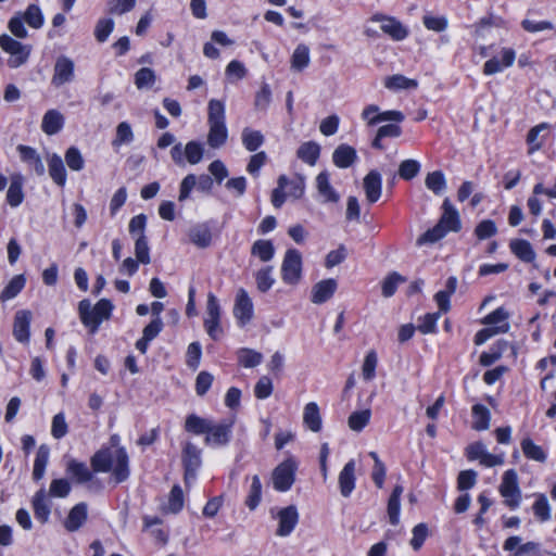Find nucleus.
<instances>
[{
  "label": "nucleus",
  "mask_w": 556,
  "mask_h": 556,
  "mask_svg": "<svg viewBox=\"0 0 556 556\" xmlns=\"http://www.w3.org/2000/svg\"><path fill=\"white\" fill-rule=\"evenodd\" d=\"M94 471L113 472L116 482H123L128 478V456L123 447L104 448L94 454L91 459Z\"/></svg>",
  "instance_id": "obj_1"
},
{
  "label": "nucleus",
  "mask_w": 556,
  "mask_h": 556,
  "mask_svg": "<svg viewBox=\"0 0 556 556\" xmlns=\"http://www.w3.org/2000/svg\"><path fill=\"white\" fill-rule=\"evenodd\" d=\"M207 123L210 126L207 143L211 148L222 147L228 137V130L225 124V104L216 99L208 102Z\"/></svg>",
  "instance_id": "obj_2"
},
{
  "label": "nucleus",
  "mask_w": 556,
  "mask_h": 556,
  "mask_svg": "<svg viewBox=\"0 0 556 556\" xmlns=\"http://www.w3.org/2000/svg\"><path fill=\"white\" fill-rule=\"evenodd\" d=\"M114 306L108 299H101L91 307L89 300H81L78 304V313L81 323L89 328L91 333H96L100 325L110 319Z\"/></svg>",
  "instance_id": "obj_3"
},
{
  "label": "nucleus",
  "mask_w": 556,
  "mask_h": 556,
  "mask_svg": "<svg viewBox=\"0 0 556 556\" xmlns=\"http://www.w3.org/2000/svg\"><path fill=\"white\" fill-rule=\"evenodd\" d=\"M0 47L4 52L10 54L8 65L12 68H17L25 64L31 51L30 46L23 45L5 34L0 36Z\"/></svg>",
  "instance_id": "obj_4"
},
{
  "label": "nucleus",
  "mask_w": 556,
  "mask_h": 556,
  "mask_svg": "<svg viewBox=\"0 0 556 556\" xmlns=\"http://www.w3.org/2000/svg\"><path fill=\"white\" fill-rule=\"evenodd\" d=\"M498 491L507 507L510 509L519 507L521 502V490L519 488L518 477L515 470L509 469L504 472Z\"/></svg>",
  "instance_id": "obj_5"
},
{
  "label": "nucleus",
  "mask_w": 556,
  "mask_h": 556,
  "mask_svg": "<svg viewBox=\"0 0 556 556\" xmlns=\"http://www.w3.org/2000/svg\"><path fill=\"white\" fill-rule=\"evenodd\" d=\"M302 278V255L295 249L287 250L281 264V279L285 283L295 286Z\"/></svg>",
  "instance_id": "obj_6"
},
{
  "label": "nucleus",
  "mask_w": 556,
  "mask_h": 556,
  "mask_svg": "<svg viewBox=\"0 0 556 556\" xmlns=\"http://www.w3.org/2000/svg\"><path fill=\"white\" fill-rule=\"evenodd\" d=\"M296 469L298 463L293 458H288L279 464L271 475L274 489L279 492L289 491L294 483Z\"/></svg>",
  "instance_id": "obj_7"
},
{
  "label": "nucleus",
  "mask_w": 556,
  "mask_h": 556,
  "mask_svg": "<svg viewBox=\"0 0 556 556\" xmlns=\"http://www.w3.org/2000/svg\"><path fill=\"white\" fill-rule=\"evenodd\" d=\"M516 60V51L513 48L503 47L497 55L489 59L482 68L485 76H492L504 72L506 68L513 66Z\"/></svg>",
  "instance_id": "obj_8"
},
{
  "label": "nucleus",
  "mask_w": 556,
  "mask_h": 556,
  "mask_svg": "<svg viewBox=\"0 0 556 556\" xmlns=\"http://www.w3.org/2000/svg\"><path fill=\"white\" fill-rule=\"evenodd\" d=\"M220 306L217 298L213 293H208L206 303V316L204 318V327L207 334L217 340L220 337Z\"/></svg>",
  "instance_id": "obj_9"
},
{
  "label": "nucleus",
  "mask_w": 556,
  "mask_h": 556,
  "mask_svg": "<svg viewBox=\"0 0 556 556\" xmlns=\"http://www.w3.org/2000/svg\"><path fill=\"white\" fill-rule=\"evenodd\" d=\"M232 425V420H223L217 424L211 421L206 432L205 443L213 447L228 444L231 438Z\"/></svg>",
  "instance_id": "obj_10"
},
{
  "label": "nucleus",
  "mask_w": 556,
  "mask_h": 556,
  "mask_svg": "<svg viewBox=\"0 0 556 556\" xmlns=\"http://www.w3.org/2000/svg\"><path fill=\"white\" fill-rule=\"evenodd\" d=\"M233 316L240 327L248 325L254 316L252 299L243 288H240L237 291L233 305Z\"/></svg>",
  "instance_id": "obj_11"
},
{
  "label": "nucleus",
  "mask_w": 556,
  "mask_h": 556,
  "mask_svg": "<svg viewBox=\"0 0 556 556\" xmlns=\"http://www.w3.org/2000/svg\"><path fill=\"white\" fill-rule=\"evenodd\" d=\"M75 79V64L68 56L60 55L54 63L51 85L60 88Z\"/></svg>",
  "instance_id": "obj_12"
},
{
  "label": "nucleus",
  "mask_w": 556,
  "mask_h": 556,
  "mask_svg": "<svg viewBox=\"0 0 556 556\" xmlns=\"http://www.w3.org/2000/svg\"><path fill=\"white\" fill-rule=\"evenodd\" d=\"M182 462L185 466V482L190 484L195 480L197 470L201 466V451L191 442L184 446Z\"/></svg>",
  "instance_id": "obj_13"
},
{
  "label": "nucleus",
  "mask_w": 556,
  "mask_h": 556,
  "mask_svg": "<svg viewBox=\"0 0 556 556\" xmlns=\"http://www.w3.org/2000/svg\"><path fill=\"white\" fill-rule=\"evenodd\" d=\"M371 21L380 23L381 30L394 40H403L408 35L406 27L394 17L376 14Z\"/></svg>",
  "instance_id": "obj_14"
},
{
  "label": "nucleus",
  "mask_w": 556,
  "mask_h": 556,
  "mask_svg": "<svg viewBox=\"0 0 556 556\" xmlns=\"http://www.w3.org/2000/svg\"><path fill=\"white\" fill-rule=\"evenodd\" d=\"M277 518L278 529L276 534L278 536H288L298 525L299 514L295 506H288L278 511Z\"/></svg>",
  "instance_id": "obj_15"
},
{
  "label": "nucleus",
  "mask_w": 556,
  "mask_h": 556,
  "mask_svg": "<svg viewBox=\"0 0 556 556\" xmlns=\"http://www.w3.org/2000/svg\"><path fill=\"white\" fill-rule=\"evenodd\" d=\"M16 150L21 161L25 163L29 169L38 176H42L45 174V165L36 149L29 146L18 144Z\"/></svg>",
  "instance_id": "obj_16"
},
{
  "label": "nucleus",
  "mask_w": 556,
  "mask_h": 556,
  "mask_svg": "<svg viewBox=\"0 0 556 556\" xmlns=\"http://www.w3.org/2000/svg\"><path fill=\"white\" fill-rule=\"evenodd\" d=\"M356 464L354 459L349 460L338 477V483L340 493L343 497H350L355 489L356 477H355Z\"/></svg>",
  "instance_id": "obj_17"
},
{
  "label": "nucleus",
  "mask_w": 556,
  "mask_h": 556,
  "mask_svg": "<svg viewBox=\"0 0 556 556\" xmlns=\"http://www.w3.org/2000/svg\"><path fill=\"white\" fill-rule=\"evenodd\" d=\"M315 186L323 203H337L340 200V194L330 184L328 172H321L316 176Z\"/></svg>",
  "instance_id": "obj_18"
},
{
  "label": "nucleus",
  "mask_w": 556,
  "mask_h": 556,
  "mask_svg": "<svg viewBox=\"0 0 556 556\" xmlns=\"http://www.w3.org/2000/svg\"><path fill=\"white\" fill-rule=\"evenodd\" d=\"M31 313L27 309H21L15 313L13 324V336L21 343L29 341V327Z\"/></svg>",
  "instance_id": "obj_19"
},
{
  "label": "nucleus",
  "mask_w": 556,
  "mask_h": 556,
  "mask_svg": "<svg viewBox=\"0 0 556 556\" xmlns=\"http://www.w3.org/2000/svg\"><path fill=\"white\" fill-rule=\"evenodd\" d=\"M24 177L20 173H14L10 176V186L7 191V203L11 207L20 206L25 198L24 190Z\"/></svg>",
  "instance_id": "obj_20"
},
{
  "label": "nucleus",
  "mask_w": 556,
  "mask_h": 556,
  "mask_svg": "<svg viewBox=\"0 0 556 556\" xmlns=\"http://www.w3.org/2000/svg\"><path fill=\"white\" fill-rule=\"evenodd\" d=\"M64 123V115L60 111L51 109L42 116L41 130L48 136H53L62 130Z\"/></svg>",
  "instance_id": "obj_21"
},
{
  "label": "nucleus",
  "mask_w": 556,
  "mask_h": 556,
  "mask_svg": "<svg viewBox=\"0 0 556 556\" xmlns=\"http://www.w3.org/2000/svg\"><path fill=\"white\" fill-rule=\"evenodd\" d=\"M364 190L366 199L369 203H375L381 197L382 179L381 175L376 170H370L364 178Z\"/></svg>",
  "instance_id": "obj_22"
},
{
  "label": "nucleus",
  "mask_w": 556,
  "mask_h": 556,
  "mask_svg": "<svg viewBox=\"0 0 556 556\" xmlns=\"http://www.w3.org/2000/svg\"><path fill=\"white\" fill-rule=\"evenodd\" d=\"M88 507L86 503L76 504L68 513L64 527L70 532L77 531L87 520Z\"/></svg>",
  "instance_id": "obj_23"
},
{
  "label": "nucleus",
  "mask_w": 556,
  "mask_h": 556,
  "mask_svg": "<svg viewBox=\"0 0 556 556\" xmlns=\"http://www.w3.org/2000/svg\"><path fill=\"white\" fill-rule=\"evenodd\" d=\"M337 290V281L334 279H325L316 285L312 289L311 300L315 304H321L328 301Z\"/></svg>",
  "instance_id": "obj_24"
},
{
  "label": "nucleus",
  "mask_w": 556,
  "mask_h": 556,
  "mask_svg": "<svg viewBox=\"0 0 556 556\" xmlns=\"http://www.w3.org/2000/svg\"><path fill=\"white\" fill-rule=\"evenodd\" d=\"M356 159V150L345 143L338 146L332 153V162L339 168L350 167Z\"/></svg>",
  "instance_id": "obj_25"
},
{
  "label": "nucleus",
  "mask_w": 556,
  "mask_h": 556,
  "mask_svg": "<svg viewBox=\"0 0 556 556\" xmlns=\"http://www.w3.org/2000/svg\"><path fill=\"white\" fill-rule=\"evenodd\" d=\"M49 175L51 179L60 187H64L66 184V169L63 163L62 157L52 153L47 159Z\"/></svg>",
  "instance_id": "obj_26"
},
{
  "label": "nucleus",
  "mask_w": 556,
  "mask_h": 556,
  "mask_svg": "<svg viewBox=\"0 0 556 556\" xmlns=\"http://www.w3.org/2000/svg\"><path fill=\"white\" fill-rule=\"evenodd\" d=\"M508 313L503 307H498L482 319V324L491 326L497 333H505L509 329Z\"/></svg>",
  "instance_id": "obj_27"
},
{
  "label": "nucleus",
  "mask_w": 556,
  "mask_h": 556,
  "mask_svg": "<svg viewBox=\"0 0 556 556\" xmlns=\"http://www.w3.org/2000/svg\"><path fill=\"white\" fill-rule=\"evenodd\" d=\"M443 210L444 212L438 224L442 225V229H445V232L458 231L460 229L459 215L447 199L443 202Z\"/></svg>",
  "instance_id": "obj_28"
},
{
  "label": "nucleus",
  "mask_w": 556,
  "mask_h": 556,
  "mask_svg": "<svg viewBox=\"0 0 556 556\" xmlns=\"http://www.w3.org/2000/svg\"><path fill=\"white\" fill-rule=\"evenodd\" d=\"M303 422L313 432H319L321 430V417L318 405L315 402H309L305 405Z\"/></svg>",
  "instance_id": "obj_29"
},
{
  "label": "nucleus",
  "mask_w": 556,
  "mask_h": 556,
  "mask_svg": "<svg viewBox=\"0 0 556 556\" xmlns=\"http://www.w3.org/2000/svg\"><path fill=\"white\" fill-rule=\"evenodd\" d=\"M472 429L483 431L489 429L491 421V413L488 407L482 404H475L471 408Z\"/></svg>",
  "instance_id": "obj_30"
},
{
  "label": "nucleus",
  "mask_w": 556,
  "mask_h": 556,
  "mask_svg": "<svg viewBox=\"0 0 556 556\" xmlns=\"http://www.w3.org/2000/svg\"><path fill=\"white\" fill-rule=\"evenodd\" d=\"M511 252L522 262L531 263L535 258V252L531 243L523 239H515L509 243Z\"/></svg>",
  "instance_id": "obj_31"
},
{
  "label": "nucleus",
  "mask_w": 556,
  "mask_h": 556,
  "mask_svg": "<svg viewBox=\"0 0 556 556\" xmlns=\"http://www.w3.org/2000/svg\"><path fill=\"white\" fill-rule=\"evenodd\" d=\"M190 241L198 248H207L212 241V233L205 224H198L189 230Z\"/></svg>",
  "instance_id": "obj_32"
},
{
  "label": "nucleus",
  "mask_w": 556,
  "mask_h": 556,
  "mask_svg": "<svg viewBox=\"0 0 556 556\" xmlns=\"http://www.w3.org/2000/svg\"><path fill=\"white\" fill-rule=\"evenodd\" d=\"M35 517L41 522H47L50 516V504L45 489L39 490L33 500Z\"/></svg>",
  "instance_id": "obj_33"
},
{
  "label": "nucleus",
  "mask_w": 556,
  "mask_h": 556,
  "mask_svg": "<svg viewBox=\"0 0 556 556\" xmlns=\"http://www.w3.org/2000/svg\"><path fill=\"white\" fill-rule=\"evenodd\" d=\"M319 154L320 146L314 141L302 143L296 152L298 157L311 166L316 164Z\"/></svg>",
  "instance_id": "obj_34"
},
{
  "label": "nucleus",
  "mask_w": 556,
  "mask_h": 556,
  "mask_svg": "<svg viewBox=\"0 0 556 556\" xmlns=\"http://www.w3.org/2000/svg\"><path fill=\"white\" fill-rule=\"evenodd\" d=\"M135 139L131 126L127 122H121L116 127L115 138L112 140V147L115 151L124 144H130Z\"/></svg>",
  "instance_id": "obj_35"
},
{
  "label": "nucleus",
  "mask_w": 556,
  "mask_h": 556,
  "mask_svg": "<svg viewBox=\"0 0 556 556\" xmlns=\"http://www.w3.org/2000/svg\"><path fill=\"white\" fill-rule=\"evenodd\" d=\"M403 493V486L402 485H395L390 498L388 501V516L389 520L392 525H397L400 521V510H401V504L400 498Z\"/></svg>",
  "instance_id": "obj_36"
},
{
  "label": "nucleus",
  "mask_w": 556,
  "mask_h": 556,
  "mask_svg": "<svg viewBox=\"0 0 556 556\" xmlns=\"http://www.w3.org/2000/svg\"><path fill=\"white\" fill-rule=\"evenodd\" d=\"M50 448L47 445H40L36 458L34 462L33 478L34 480H40L43 478L46 467L49 462Z\"/></svg>",
  "instance_id": "obj_37"
},
{
  "label": "nucleus",
  "mask_w": 556,
  "mask_h": 556,
  "mask_svg": "<svg viewBox=\"0 0 556 556\" xmlns=\"http://www.w3.org/2000/svg\"><path fill=\"white\" fill-rule=\"evenodd\" d=\"M26 279L23 275L14 276L0 293V301L7 302L14 299L25 287Z\"/></svg>",
  "instance_id": "obj_38"
},
{
  "label": "nucleus",
  "mask_w": 556,
  "mask_h": 556,
  "mask_svg": "<svg viewBox=\"0 0 556 556\" xmlns=\"http://www.w3.org/2000/svg\"><path fill=\"white\" fill-rule=\"evenodd\" d=\"M237 358L241 366L245 368H254L262 363L263 355L255 350L242 348L237 351Z\"/></svg>",
  "instance_id": "obj_39"
},
{
  "label": "nucleus",
  "mask_w": 556,
  "mask_h": 556,
  "mask_svg": "<svg viewBox=\"0 0 556 556\" xmlns=\"http://www.w3.org/2000/svg\"><path fill=\"white\" fill-rule=\"evenodd\" d=\"M309 49L306 45H298L291 56V68L301 72L309 64Z\"/></svg>",
  "instance_id": "obj_40"
},
{
  "label": "nucleus",
  "mask_w": 556,
  "mask_h": 556,
  "mask_svg": "<svg viewBox=\"0 0 556 556\" xmlns=\"http://www.w3.org/2000/svg\"><path fill=\"white\" fill-rule=\"evenodd\" d=\"M251 254L262 262H269L275 255L274 244L269 240H256L251 248Z\"/></svg>",
  "instance_id": "obj_41"
},
{
  "label": "nucleus",
  "mask_w": 556,
  "mask_h": 556,
  "mask_svg": "<svg viewBox=\"0 0 556 556\" xmlns=\"http://www.w3.org/2000/svg\"><path fill=\"white\" fill-rule=\"evenodd\" d=\"M242 144L248 151H256L264 143V136L260 130L244 128L241 135Z\"/></svg>",
  "instance_id": "obj_42"
},
{
  "label": "nucleus",
  "mask_w": 556,
  "mask_h": 556,
  "mask_svg": "<svg viewBox=\"0 0 556 556\" xmlns=\"http://www.w3.org/2000/svg\"><path fill=\"white\" fill-rule=\"evenodd\" d=\"M21 16L29 27L35 29L41 28L45 23L42 11L37 4H29Z\"/></svg>",
  "instance_id": "obj_43"
},
{
  "label": "nucleus",
  "mask_w": 556,
  "mask_h": 556,
  "mask_svg": "<svg viewBox=\"0 0 556 556\" xmlns=\"http://www.w3.org/2000/svg\"><path fill=\"white\" fill-rule=\"evenodd\" d=\"M521 450L525 456L529 459L540 463H544L546 460V453L544 450L529 438L521 441Z\"/></svg>",
  "instance_id": "obj_44"
},
{
  "label": "nucleus",
  "mask_w": 556,
  "mask_h": 556,
  "mask_svg": "<svg viewBox=\"0 0 556 556\" xmlns=\"http://www.w3.org/2000/svg\"><path fill=\"white\" fill-rule=\"evenodd\" d=\"M532 510L536 519L541 522L551 519V505L544 494H536L535 502L532 505Z\"/></svg>",
  "instance_id": "obj_45"
},
{
  "label": "nucleus",
  "mask_w": 556,
  "mask_h": 556,
  "mask_svg": "<svg viewBox=\"0 0 556 556\" xmlns=\"http://www.w3.org/2000/svg\"><path fill=\"white\" fill-rule=\"evenodd\" d=\"M426 187L434 194H442L446 189V180L441 170L429 173L425 179Z\"/></svg>",
  "instance_id": "obj_46"
},
{
  "label": "nucleus",
  "mask_w": 556,
  "mask_h": 556,
  "mask_svg": "<svg viewBox=\"0 0 556 556\" xmlns=\"http://www.w3.org/2000/svg\"><path fill=\"white\" fill-rule=\"evenodd\" d=\"M370 417L371 412L369 409L354 412L350 415L348 425L351 430L359 432L368 425Z\"/></svg>",
  "instance_id": "obj_47"
},
{
  "label": "nucleus",
  "mask_w": 556,
  "mask_h": 556,
  "mask_svg": "<svg viewBox=\"0 0 556 556\" xmlns=\"http://www.w3.org/2000/svg\"><path fill=\"white\" fill-rule=\"evenodd\" d=\"M211 421L210 419L201 418L192 414L187 417L185 429L194 434H203L207 432Z\"/></svg>",
  "instance_id": "obj_48"
},
{
  "label": "nucleus",
  "mask_w": 556,
  "mask_h": 556,
  "mask_svg": "<svg viewBox=\"0 0 556 556\" xmlns=\"http://www.w3.org/2000/svg\"><path fill=\"white\" fill-rule=\"evenodd\" d=\"M262 483L258 476H253L245 504L250 509H255L261 502Z\"/></svg>",
  "instance_id": "obj_49"
},
{
  "label": "nucleus",
  "mask_w": 556,
  "mask_h": 556,
  "mask_svg": "<svg viewBox=\"0 0 556 556\" xmlns=\"http://www.w3.org/2000/svg\"><path fill=\"white\" fill-rule=\"evenodd\" d=\"M255 280L257 289L261 292L268 291L275 283V279L273 277V267L267 266L256 271Z\"/></svg>",
  "instance_id": "obj_50"
},
{
  "label": "nucleus",
  "mask_w": 556,
  "mask_h": 556,
  "mask_svg": "<svg viewBox=\"0 0 556 556\" xmlns=\"http://www.w3.org/2000/svg\"><path fill=\"white\" fill-rule=\"evenodd\" d=\"M155 73L149 67L140 68L135 75V85L138 89L151 88L155 83Z\"/></svg>",
  "instance_id": "obj_51"
},
{
  "label": "nucleus",
  "mask_w": 556,
  "mask_h": 556,
  "mask_svg": "<svg viewBox=\"0 0 556 556\" xmlns=\"http://www.w3.org/2000/svg\"><path fill=\"white\" fill-rule=\"evenodd\" d=\"M446 235L445 229H442V225L437 224L433 228L428 229L422 233L416 241L418 247L425 244H432L442 239Z\"/></svg>",
  "instance_id": "obj_52"
},
{
  "label": "nucleus",
  "mask_w": 556,
  "mask_h": 556,
  "mask_svg": "<svg viewBox=\"0 0 556 556\" xmlns=\"http://www.w3.org/2000/svg\"><path fill=\"white\" fill-rule=\"evenodd\" d=\"M67 472L72 475L80 483L87 482L91 479V473L88 467L76 460H71L67 464Z\"/></svg>",
  "instance_id": "obj_53"
},
{
  "label": "nucleus",
  "mask_w": 556,
  "mask_h": 556,
  "mask_svg": "<svg viewBox=\"0 0 556 556\" xmlns=\"http://www.w3.org/2000/svg\"><path fill=\"white\" fill-rule=\"evenodd\" d=\"M384 86L388 89L400 90V89L416 88L417 83L413 79L406 78L403 75H393L386 79Z\"/></svg>",
  "instance_id": "obj_54"
},
{
  "label": "nucleus",
  "mask_w": 556,
  "mask_h": 556,
  "mask_svg": "<svg viewBox=\"0 0 556 556\" xmlns=\"http://www.w3.org/2000/svg\"><path fill=\"white\" fill-rule=\"evenodd\" d=\"M65 162L70 169L79 172L85 166V160L76 147H71L65 152Z\"/></svg>",
  "instance_id": "obj_55"
},
{
  "label": "nucleus",
  "mask_w": 556,
  "mask_h": 556,
  "mask_svg": "<svg viewBox=\"0 0 556 556\" xmlns=\"http://www.w3.org/2000/svg\"><path fill=\"white\" fill-rule=\"evenodd\" d=\"M440 316V313H428L420 317L417 325L418 331H420L424 334L434 332Z\"/></svg>",
  "instance_id": "obj_56"
},
{
  "label": "nucleus",
  "mask_w": 556,
  "mask_h": 556,
  "mask_svg": "<svg viewBox=\"0 0 556 556\" xmlns=\"http://www.w3.org/2000/svg\"><path fill=\"white\" fill-rule=\"evenodd\" d=\"M377 354L375 351H369L364 359L362 366V376L366 381H370L375 378L377 367Z\"/></svg>",
  "instance_id": "obj_57"
},
{
  "label": "nucleus",
  "mask_w": 556,
  "mask_h": 556,
  "mask_svg": "<svg viewBox=\"0 0 556 556\" xmlns=\"http://www.w3.org/2000/svg\"><path fill=\"white\" fill-rule=\"evenodd\" d=\"M114 29V21L112 18H100L94 28V36L99 42L108 40Z\"/></svg>",
  "instance_id": "obj_58"
},
{
  "label": "nucleus",
  "mask_w": 556,
  "mask_h": 556,
  "mask_svg": "<svg viewBox=\"0 0 556 556\" xmlns=\"http://www.w3.org/2000/svg\"><path fill=\"white\" fill-rule=\"evenodd\" d=\"M271 101V90L268 84H263L255 94L254 106L258 111H266Z\"/></svg>",
  "instance_id": "obj_59"
},
{
  "label": "nucleus",
  "mask_w": 556,
  "mask_h": 556,
  "mask_svg": "<svg viewBox=\"0 0 556 556\" xmlns=\"http://www.w3.org/2000/svg\"><path fill=\"white\" fill-rule=\"evenodd\" d=\"M420 170V163L416 160H405L400 164L399 175L405 180H409L417 176Z\"/></svg>",
  "instance_id": "obj_60"
},
{
  "label": "nucleus",
  "mask_w": 556,
  "mask_h": 556,
  "mask_svg": "<svg viewBox=\"0 0 556 556\" xmlns=\"http://www.w3.org/2000/svg\"><path fill=\"white\" fill-rule=\"evenodd\" d=\"M135 254L137 261L142 264L150 263V249L146 236H138L135 242Z\"/></svg>",
  "instance_id": "obj_61"
},
{
  "label": "nucleus",
  "mask_w": 556,
  "mask_h": 556,
  "mask_svg": "<svg viewBox=\"0 0 556 556\" xmlns=\"http://www.w3.org/2000/svg\"><path fill=\"white\" fill-rule=\"evenodd\" d=\"M226 76L227 78L233 83L237 80H240L245 77L247 75V68L243 63L237 60H232L229 62V64L226 66Z\"/></svg>",
  "instance_id": "obj_62"
},
{
  "label": "nucleus",
  "mask_w": 556,
  "mask_h": 556,
  "mask_svg": "<svg viewBox=\"0 0 556 556\" xmlns=\"http://www.w3.org/2000/svg\"><path fill=\"white\" fill-rule=\"evenodd\" d=\"M422 22L427 29L437 33L444 31L448 26V21L445 16H433L427 14L424 16Z\"/></svg>",
  "instance_id": "obj_63"
},
{
  "label": "nucleus",
  "mask_w": 556,
  "mask_h": 556,
  "mask_svg": "<svg viewBox=\"0 0 556 556\" xmlns=\"http://www.w3.org/2000/svg\"><path fill=\"white\" fill-rule=\"evenodd\" d=\"M185 155L190 164H198L203 156V147L197 141H189L185 149Z\"/></svg>",
  "instance_id": "obj_64"
}]
</instances>
